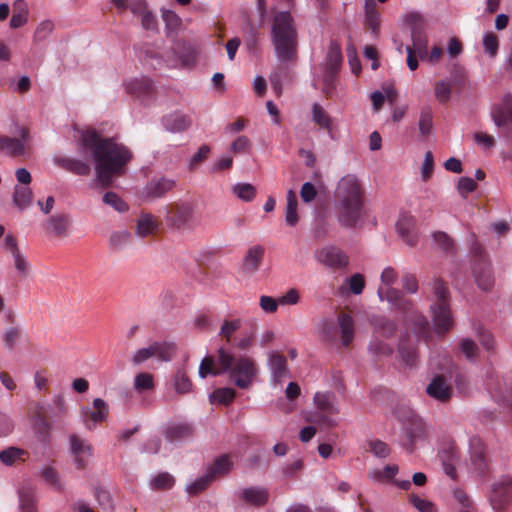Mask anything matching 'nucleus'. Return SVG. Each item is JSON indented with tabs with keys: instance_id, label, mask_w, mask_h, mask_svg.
<instances>
[{
	"instance_id": "f257e3e1",
	"label": "nucleus",
	"mask_w": 512,
	"mask_h": 512,
	"mask_svg": "<svg viewBox=\"0 0 512 512\" xmlns=\"http://www.w3.org/2000/svg\"><path fill=\"white\" fill-rule=\"evenodd\" d=\"M78 145L91 152L96 180L103 188L111 186L114 178L124 175L133 158L128 147L114 138L101 137L94 129L82 133Z\"/></svg>"
},
{
	"instance_id": "f03ea898",
	"label": "nucleus",
	"mask_w": 512,
	"mask_h": 512,
	"mask_svg": "<svg viewBox=\"0 0 512 512\" xmlns=\"http://www.w3.org/2000/svg\"><path fill=\"white\" fill-rule=\"evenodd\" d=\"M337 220L345 228L361 226L365 216L364 191L354 175L340 179L335 190Z\"/></svg>"
},
{
	"instance_id": "7ed1b4c3",
	"label": "nucleus",
	"mask_w": 512,
	"mask_h": 512,
	"mask_svg": "<svg viewBox=\"0 0 512 512\" xmlns=\"http://www.w3.org/2000/svg\"><path fill=\"white\" fill-rule=\"evenodd\" d=\"M271 41L280 62H291L297 57L298 32L289 11L276 13L271 25Z\"/></svg>"
},
{
	"instance_id": "20e7f679",
	"label": "nucleus",
	"mask_w": 512,
	"mask_h": 512,
	"mask_svg": "<svg viewBox=\"0 0 512 512\" xmlns=\"http://www.w3.org/2000/svg\"><path fill=\"white\" fill-rule=\"evenodd\" d=\"M433 292L437 298V302L431 306L434 331L438 335H443L453 325V316L448 301L449 291L441 279H434Z\"/></svg>"
},
{
	"instance_id": "39448f33",
	"label": "nucleus",
	"mask_w": 512,
	"mask_h": 512,
	"mask_svg": "<svg viewBox=\"0 0 512 512\" xmlns=\"http://www.w3.org/2000/svg\"><path fill=\"white\" fill-rule=\"evenodd\" d=\"M342 61L340 47L335 42H331L322 64V92L326 98H332L336 93Z\"/></svg>"
},
{
	"instance_id": "423d86ee",
	"label": "nucleus",
	"mask_w": 512,
	"mask_h": 512,
	"mask_svg": "<svg viewBox=\"0 0 512 512\" xmlns=\"http://www.w3.org/2000/svg\"><path fill=\"white\" fill-rule=\"evenodd\" d=\"M471 266L475 282L484 291L490 290L494 285V276L490 262L483 247L474 241L471 244Z\"/></svg>"
},
{
	"instance_id": "0eeeda50",
	"label": "nucleus",
	"mask_w": 512,
	"mask_h": 512,
	"mask_svg": "<svg viewBox=\"0 0 512 512\" xmlns=\"http://www.w3.org/2000/svg\"><path fill=\"white\" fill-rule=\"evenodd\" d=\"M381 282L388 286L387 288H379L378 296L381 301H387L396 309L403 312L412 311L413 304L410 300L406 299L402 292L398 289L390 287L398 278V273L393 267H386L381 273Z\"/></svg>"
},
{
	"instance_id": "6e6552de",
	"label": "nucleus",
	"mask_w": 512,
	"mask_h": 512,
	"mask_svg": "<svg viewBox=\"0 0 512 512\" xmlns=\"http://www.w3.org/2000/svg\"><path fill=\"white\" fill-rule=\"evenodd\" d=\"M233 383L240 389L248 388L256 377L257 368L254 360L248 356L234 357V362L228 370Z\"/></svg>"
},
{
	"instance_id": "1a4fd4ad",
	"label": "nucleus",
	"mask_w": 512,
	"mask_h": 512,
	"mask_svg": "<svg viewBox=\"0 0 512 512\" xmlns=\"http://www.w3.org/2000/svg\"><path fill=\"white\" fill-rule=\"evenodd\" d=\"M488 499L494 511H505L512 501V477L503 475L493 482Z\"/></svg>"
},
{
	"instance_id": "9d476101",
	"label": "nucleus",
	"mask_w": 512,
	"mask_h": 512,
	"mask_svg": "<svg viewBox=\"0 0 512 512\" xmlns=\"http://www.w3.org/2000/svg\"><path fill=\"white\" fill-rule=\"evenodd\" d=\"M234 362V353L230 349L220 347L218 349L217 363L218 368L214 367V359L211 356H206L200 363L198 375L204 379L208 375L219 376L228 372L231 364Z\"/></svg>"
},
{
	"instance_id": "9b49d317",
	"label": "nucleus",
	"mask_w": 512,
	"mask_h": 512,
	"mask_svg": "<svg viewBox=\"0 0 512 512\" xmlns=\"http://www.w3.org/2000/svg\"><path fill=\"white\" fill-rule=\"evenodd\" d=\"M127 94L138 99L142 104H150L155 97L153 81L145 76L135 77L123 83Z\"/></svg>"
},
{
	"instance_id": "f8f14e48",
	"label": "nucleus",
	"mask_w": 512,
	"mask_h": 512,
	"mask_svg": "<svg viewBox=\"0 0 512 512\" xmlns=\"http://www.w3.org/2000/svg\"><path fill=\"white\" fill-rule=\"evenodd\" d=\"M18 137L0 136V153L9 157H19L26 153L30 141V132L26 127H19Z\"/></svg>"
},
{
	"instance_id": "ddd939ff",
	"label": "nucleus",
	"mask_w": 512,
	"mask_h": 512,
	"mask_svg": "<svg viewBox=\"0 0 512 512\" xmlns=\"http://www.w3.org/2000/svg\"><path fill=\"white\" fill-rule=\"evenodd\" d=\"M315 259L324 266L334 269H345L349 264L348 255L340 248L328 245L315 251Z\"/></svg>"
},
{
	"instance_id": "4468645a",
	"label": "nucleus",
	"mask_w": 512,
	"mask_h": 512,
	"mask_svg": "<svg viewBox=\"0 0 512 512\" xmlns=\"http://www.w3.org/2000/svg\"><path fill=\"white\" fill-rule=\"evenodd\" d=\"M194 210L188 203L177 204L167 210L166 223L170 228L182 229L193 220Z\"/></svg>"
},
{
	"instance_id": "2eb2a0df",
	"label": "nucleus",
	"mask_w": 512,
	"mask_h": 512,
	"mask_svg": "<svg viewBox=\"0 0 512 512\" xmlns=\"http://www.w3.org/2000/svg\"><path fill=\"white\" fill-rule=\"evenodd\" d=\"M175 186L176 181L172 178H153L143 187L141 196L146 200L158 199L172 191Z\"/></svg>"
},
{
	"instance_id": "dca6fc26",
	"label": "nucleus",
	"mask_w": 512,
	"mask_h": 512,
	"mask_svg": "<svg viewBox=\"0 0 512 512\" xmlns=\"http://www.w3.org/2000/svg\"><path fill=\"white\" fill-rule=\"evenodd\" d=\"M70 452L74 457V464L78 469H84L92 456V447L84 439L72 434L69 437Z\"/></svg>"
},
{
	"instance_id": "f3484780",
	"label": "nucleus",
	"mask_w": 512,
	"mask_h": 512,
	"mask_svg": "<svg viewBox=\"0 0 512 512\" xmlns=\"http://www.w3.org/2000/svg\"><path fill=\"white\" fill-rule=\"evenodd\" d=\"M415 225L416 219L407 212L402 213L396 222V230L399 236L409 246H415L417 243Z\"/></svg>"
},
{
	"instance_id": "a211bd4d",
	"label": "nucleus",
	"mask_w": 512,
	"mask_h": 512,
	"mask_svg": "<svg viewBox=\"0 0 512 512\" xmlns=\"http://www.w3.org/2000/svg\"><path fill=\"white\" fill-rule=\"evenodd\" d=\"M470 458L475 469L483 474L488 469L486 447L479 437H471L469 441Z\"/></svg>"
},
{
	"instance_id": "6ab92c4d",
	"label": "nucleus",
	"mask_w": 512,
	"mask_h": 512,
	"mask_svg": "<svg viewBox=\"0 0 512 512\" xmlns=\"http://www.w3.org/2000/svg\"><path fill=\"white\" fill-rule=\"evenodd\" d=\"M491 116L497 127L512 126V95L507 94L502 102L492 108Z\"/></svg>"
},
{
	"instance_id": "aec40b11",
	"label": "nucleus",
	"mask_w": 512,
	"mask_h": 512,
	"mask_svg": "<svg viewBox=\"0 0 512 512\" xmlns=\"http://www.w3.org/2000/svg\"><path fill=\"white\" fill-rule=\"evenodd\" d=\"M172 52L177 57L183 67H190L196 63L198 56V48L195 44L185 40H178L173 48Z\"/></svg>"
},
{
	"instance_id": "412c9836",
	"label": "nucleus",
	"mask_w": 512,
	"mask_h": 512,
	"mask_svg": "<svg viewBox=\"0 0 512 512\" xmlns=\"http://www.w3.org/2000/svg\"><path fill=\"white\" fill-rule=\"evenodd\" d=\"M426 393L439 402H447L452 397V388L441 375L432 378L426 387Z\"/></svg>"
},
{
	"instance_id": "4be33fe9",
	"label": "nucleus",
	"mask_w": 512,
	"mask_h": 512,
	"mask_svg": "<svg viewBox=\"0 0 512 512\" xmlns=\"http://www.w3.org/2000/svg\"><path fill=\"white\" fill-rule=\"evenodd\" d=\"M191 124V118L181 111H174L162 118V125L165 130L172 133L183 132L190 128Z\"/></svg>"
},
{
	"instance_id": "5701e85b",
	"label": "nucleus",
	"mask_w": 512,
	"mask_h": 512,
	"mask_svg": "<svg viewBox=\"0 0 512 512\" xmlns=\"http://www.w3.org/2000/svg\"><path fill=\"white\" fill-rule=\"evenodd\" d=\"M54 163L58 167L79 176H88L91 172L90 165L80 159L70 158L66 156H57Z\"/></svg>"
},
{
	"instance_id": "b1692460",
	"label": "nucleus",
	"mask_w": 512,
	"mask_h": 512,
	"mask_svg": "<svg viewBox=\"0 0 512 512\" xmlns=\"http://www.w3.org/2000/svg\"><path fill=\"white\" fill-rule=\"evenodd\" d=\"M269 491L262 486H251L244 488L240 493V498L248 505L262 507L269 500Z\"/></svg>"
},
{
	"instance_id": "393cba45",
	"label": "nucleus",
	"mask_w": 512,
	"mask_h": 512,
	"mask_svg": "<svg viewBox=\"0 0 512 512\" xmlns=\"http://www.w3.org/2000/svg\"><path fill=\"white\" fill-rule=\"evenodd\" d=\"M268 367L271 372V381L274 383H281L282 379L289 373L286 358L276 351L269 353Z\"/></svg>"
},
{
	"instance_id": "a878e982",
	"label": "nucleus",
	"mask_w": 512,
	"mask_h": 512,
	"mask_svg": "<svg viewBox=\"0 0 512 512\" xmlns=\"http://www.w3.org/2000/svg\"><path fill=\"white\" fill-rule=\"evenodd\" d=\"M265 249L261 245L250 247L242 261V271L246 274H254L263 260Z\"/></svg>"
},
{
	"instance_id": "bb28decb",
	"label": "nucleus",
	"mask_w": 512,
	"mask_h": 512,
	"mask_svg": "<svg viewBox=\"0 0 512 512\" xmlns=\"http://www.w3.org/2000/svg\"><path fill=\"white\" fill-rule=\"evenodd\" d=\"M70 226V218L65 214H58L51 216L45 224L47 233L57 237L67 236V231Z\"/></svg>"
},
{
	"instance_id": "cd10ccee",
	"label": "nucleus",
	"mask_w": 512,
	"mask_h": 512,
	"mask_svg": "<svg viewBox=\"0 0 512 512\" xmlns=\"http://www.w3.org/2000/svg\"><path fill=\"white\" fill-rule=\"evenodd\" d=\"M19 509L21 512H38L35 489L24 486L18 490Z\"/></svg>"
},
{
	"instance_id": "c85d7f7f",
	"label": "nucleus",
	"mask_w": 512,
	"mask_h": 512,
	"mask_svg": "<svg viewBox=\"0 0 512 512\" xmlns=\"http://www.w3.org/2000/svg\"><path fill=\"white\" fill-rule=\"evenodd\" d=\"M398 353L402 362L407 367H415L417 364V352L414 346L411 345L408 335L401 337L398 344Z\"/></svg>"
},
{
	"instance_id": "c756f323",
	"label": "nucleus",
	"mask_w": 512,
	"mask_h": 512,
	"mask_svg": "<svg viewBox=\"0 0 512 512\" xmlns=\"http://www.w3.org/2000/svg\"><path fill=\"white\" fill-rule=\"evenodd\" d=\"M313 179L315 183L305 182L300 189V197L304 203L313 202L318 195V189L323 186L322 177L319 172L313 174Z\"/></svg>"
},
{
	"instance_id": "7c9ffc66",
	"label": "nucleus",
	"mask_w": 512,
	"mask_h": 512,
	"mask_svg": "<svg viewBox=\"0 0 512 512\" xmlns=\"http://www.w3.org/2000/svg\"><path fill=\"white\" fill-rule=\"evenodd\" d=\"M193 433V428L187 423H174L165 431V437L170 442H177L189 438Z\"/></svg>"
},
{
	"instance_id": "2f4dec72",
	"label": "nucleus",
	"mask_w": 512,
	"mask_h": 512,
	"mask_svg": "<svg viewBox=\"0 0 512 512\" xmlns=\"http://www.w3.org/2000/svg\"><path fill=\"white\" fill-rule=\"evenodd\" d=\"M333 394L316 392L314 395V403L316 407L323 413L335 415L339 413V408L333 402Z\"/></svg>"
},
{
	"instance_id": "473e14b6",
	"label": "nucleus",
	"mask_w": 512,
	"mask_h": 512,
	"mask_svg": "<svg viewBox=\"0 0 512 512\" xmlns=\"http://www.w3.org/2000/svg\"><path fill=\"white\" fill-rule=\"evenodd\" d=\"M232 462L228 455H222L215 459L214 463L208 467L207 474L212 480L228 474L232 469Z\"/></svg>"
},
{
	"instance_id": "72a5a7b5",
	"label": "nucleus",
	"mask_w": 512,
	"mask_h": 512,
	"mask_svg": "<svg viewBox=\"0 0 512 512\" xmlns=\"http://www.w3.org/2000/svg\"><path fill=\"white\" fill-rule=\"evenodd\" d=\"M433 112L429 105H425L420 110L418 129L423 138H427L433 131Z\"/></svg>"
},
{
	"instance_id": "f704fd0d",
	"label": "nucleus",
	"mask_w": 512,
	"mask_h": 512,
	"mask_svg": "<svg viewBox=\"0 0 512 512\" xmlns=\"http://www.w3.org/2000/svg\"><path fill=\"white\" fill-rule=\"evenodd\" d=\"M338 323L341 330V339L345 347L349 346L354 338V321L349 314H340Z\"/></svg>"
},
{
	"instance_id": "c9c22d12",
	"label": "nucleus",
	"mask_w": 512,
	"mask_h": 512,
	"mask_svg": "<svg viewBox=\"0 0 512 512\" xmlns=\"http://www.w3.org/2000/svg\"><path fill=\"white\" fill-rule=\"evenodd\" d=\"M153 349V357L156 356L161 361H170L176 354L177 348L174 343L171 342H158L155 341L151 344Z\"/></svg>"
},
{
	"instance_id": "e433bc0d",
	"label": "nucleus",
	"mask_w": 512,
	"mask_h": 512,
	"mask_svg": "<svg viewBox=\"0 0 512 512\" xmlns=\"http://www.w3.org/2000/svg\"><path fill=\"white\" fill-rule=\"evenodd\" d=\"M311 113L312 121L330 133L332 130V118L318 102L313 103Z\"/></svg>"
},
{
	"instance_id": "4c0bfd02",
	"label": "nucleus",
	"mask_w": 512,
	"mask_h": 512,
	"mask_svg": "<svg viewBox=\"0 0 512 512\" xmlns=\"http://www.w3.org/2000/svg\"><path fill=\"white\" fill-rule=\"evenodd\" d=\"M286 200L285 222L287 225L294 227L297 224L299 217L297 213L298 201L293 190H288Z\"/></svg>"
},
{
	"instance_id": "58836bf2",
	"label": "nucleus",
	"mask_w": 512,
	"mask_h": 512,
	"mask_svg": "<svg viewBox=\"0 0 512 512\" xmlns=\"http://www.w3.org/2000/svg\"><path fill=\"white\" fill-rule=\"evenodd\" d=\"M412 314L413 332L418 338H422L427 341L430 337V324L428 319L417 311H412Z\"/></svg>"
},
{
	"instance_id": "ea45409f",
	"label": "nucleus",
	"mask_w": 512,
	"mask_h": 512,
	"mask_svg": "<svg viewBox=\"0 0 512 512\" xmlns=\"http://www.w3.org/2000/svg\"><path fill=\"white\" fill-rule=\"evenodd\" d=\"M157 228V223L151 214L143 213L137 220L136 235L139 237H146L152 234Z\"/></svg>"
},
{
	"instance_id": "a19ab883",
	"label": "nucleus",
	"mask_w": 512,
	"mask_h": 512,
	"mask_svg": "<svg viewBox=\"0 0 512 512\" xmlns=\"http://www.w3.org/2000/svg\"><path fill=\"white\" fill-rule=\"evenodd\" d=\"M32 200V191L27 186L16 185L14 188L13 202L20 209L23 210L28 207Z\"/></svg>"
},
{
	"instance_id": "79ce46f5",
	"label": "nucleus",
	"mask_w": 512,
	"mask_h": 512,
	"mask_svg": "<svg viewBox=\"0 0 512 512\" xmlns=\"http://www.w3.org/2000/svg\"><path fill=\"white\" fill-rule=\"evenodd\" d=\"M162 19L167 36L175 34L181 26V18L172 10H162Z\"/></svg>"
},
{
	"instance_id": "37998d69",
	"label": "nucleus",
	"mask_w": 512,
	"mask_h": 512,
	"mask_svg": "<svg viewBox=\"0 0 512 512\" xmlns=\"http://www.w3.org/2000/svg\"><path fill=\"white\" fill-rule=\"evenodd\" d=\"M93 407L95 410L89 413V417L95 426L107 418L109 409L107 403L101 398L93 400Z\"/></svg>"
},
{
	"instance_id": "c03bdc74",
	"label": "nucleus",
	"mask_w": 512,
	"mask_h": 512,
	"mask_svg": "<svg viewBox=\"0 0 512 512\" xmlns=\"http://www.w3.org/2000/svg\"><path fill=\"white\" fill-rule=\"evenodd\" d=\"M40 475H41V478L43 479V481L46 484L52 486L55 490H57V491L63 490V485L60 481L59 473L57 472V470L54 467H52V466L43 467L40 470Z\"/></svg>"
},
{
	"instance_id": "a18cd8bd",
	"label": "nucleus",
	"mask_w": 512,
	"mask_h": 512,
	"mask_svg": "<svg viewBox=\"0 0 512 512\" xmlns=\"http://www.w3.org/2000/svg\"><path fill=\"white\" fill-rule=\"evenodd\" d=\"M399 468L396 464L386 465L382 470L375 469L370 471V478L374 481H391L397 475Z\"/></svg>"
},
{
	"instance_id": "49530a36",
	"label": "nucleus",
	"mask_w": 512,
	"mask_h": 512,
	"mask_svg": "<svg viewBox=\"0 0 512 512\" xmlns=\"http://www.w3.org/2000/svg\"><path fill=\"white\" fill-rule=\"evenodd\" d=\"M175 483L174 477L168 472H161L150 480V487L153 490H168Z\"/></svg>"
},
{
	"instance_id": "de8ad7c7",
	"label": "nucleus",
	"mask_w": 512,
	"mask_h": 512,
	"mask_svg": "<svg viewBox=\"0 0 512 512\" xmlns=\"http://www.w3.org/2000/svg\"><path fill=\"white\" fill-rule=\"evenodd\" d=\"M374 327L377 334L384 338L392 337L396 331V324L385 317L376 318Z\"/></svg>"
},
{
	"instance_id": "09e8293b",
	"label": "nucleus",
	"mask_w": 512,
	"mask_h": 512,
	"mask_svg": "<svg viewBox=\"0 0 512 512\" xmlns=\"http://www.w3.org/2000/svg\"><path fill=\"white\" fill-rule=\"evenodd\" d=\"M26 454L24 449L11 446L0 452V460L4 465L11 466Z\"/></svg>"
},
{
	"instance_id": "8fccbe9b",
	"label": "nucleus",
	"mask_w": 512,
	"mask_h": 512,
	"mask_svg": "<svg viewBox=\"0 0 512 512\" xmlns=\"http://www.w3.org/2000/svg\"><path fill=\"white\" fill-rule=\"evenodd\" d=\"M103 202L120 213L126 212L129 209L128 204L113 191H108L103 195Z\"/></svg>"
},
{
	"instance_id": "3c124183",
	"label": "nucleus",
	"mask_w": 512,
	"mask_h": 512,
	"mask_svg": "<svg viewBox=\"0 0 512 512\" xmlns=\"http://www.w3.org/2000/svg\"><path fill=\"white\" fill-rule=\"evenodd\" d=\"M233 193L245 202L252 201L256 196V189L250 183H237L233 186Z\"/></svg>"
},
{
	"instance_id": "603ef678",
	"label": "nucleus",
	"mask_w": 512,
	"mask_h": 512,
	"mask_svg": "<svg viewBox=\"0 0 512 512\" xmlns=\"http://www.w3.org/2000/svg\"><path fill=\"white\" fill-rule=\"evenodd\" d=\"M132 238V234L128 230L115 231L110 235L109 244L114 250L124 248Z\"/></svg>"
},
{
	"instance_id": "864d4df0",
	"label": "nucleus",
	"mask_w": 512,
	"mask_h": 512,
	"mask_svg": "<svg viewBox=\"0 0 512 512\" xmlns=\"http://www.w3.org/2000/svg\"><path fill=\"white\" fill-rule=\"evenodd\" d=\"M212 478L207 474V472L193 480L190 484L186 486V491L190 495H197L204 491L209 484L212 482Z\"/></svg>"
},
{
	"instance_id": "5fc2aeb1",
	"label": "nucleus",
	"mask_w": 512,
	"mask_h": 512,
	"mask_svg": "<svg viewBox=\"0 0 512 512\" xmlns=\"http://www.w3.org/2000/svg\"><path fill=\"white\" fill-rule=\"evenodd\" d=\"M369 451L377 458L385 459L390 453L389 445L379 439L368 440Z\"/></svg>"
},
{
	"instance_id": "6e6d98bb",
	"label": "nucleus",
	"mask_w": 512,
	"mask_h": 512,
	"mask_svg": "<svg viewBox=\"0 0 512 512\" xmlns=\"http://www.w3.org/2000/svg\"><path fill=\"white\" fill-rule=\"evenodd\" d=\"M134 388L139 392L152 390L154 388L153 375L147 372L136 374L134 378Z\"/></svg>"
},
{
	"instance_id": "4d7b16f0",
	"label": "nucleus",
	"mask_w": 512,
	"mask_h": 512,
	"mask_svg": "<svg viewBox=\"0 0 512 512\" xmlns=\"http://www.w3.org/2000/svg\"><path fill=\"white\" fill-rule=\"evenodd\" d=\"M242 320L240 318L225 320L220 328L219 335L223 336L229 343L232 335L241 328Z\"/></svg>"
},
{
	"instance_id": "13d9d810",
	"label": "nucleus",
	"mask_w": 512,
	"mask_h": 512,
	"mask_svg": "<svg viewBox=\"0 0 512 512\" xmlns=\"http://www.w3.org/2000/svg\"><path fill=\"white\" fill-rule=\"evenodd\" d=\"M49 410H53L52 414L47 412V418H62L67 415V406L62 395H57L53 398L52 407Z\"/></svg>"
},
{
	"instance_id": "bf43d9fd",
	"label": "nucleus",
	"mask_w": 512,
	"mask_h": 512,
	"mask_svg": "<svg viewBox=\"0 0 512 512\" xmlns=\"http://www.w3.org/2000/svg\"><path fill=\"white\" fill-rule=\"evenodd\" d=\"M459 348L469 361H474L476 359L478 346L473 340L469 338L462 339L460 341Z\"/></svg>"
},
{
	"instance_id": "052dcab7",
	"label": "nucleus",
	"mask_w": 512,
	"mask_h": 512,
	"mask_svg": "<svg viewBox=\"0 0 512 512\" xmlns=\"http://www.w3.org/2000/svg\"><path fill=\"white\" fill-rule=\"evenodd\" d=\"M192 383L188 376L181 371H178L174 377V388L177 393L184 394L191 390Z\"/></svg>"
},
{
	"instance_id": "680f3d73",
	"label": "nucleus",
	"mask_w": 512,
	"mask_h": 512,
	"mask_svg": "<svg viewBox=\"0 0 512 512\" xmlns=\"http://www.w3.org/2000/svg\"><path fill=\"white\" fill-rule=\"evenodd\" d=\"M451 93H452L451 86L447 82L442 80V81H438L435 84L434 94H435L436 99L440 103L448 102L451 97Z\"/></svg>"
},
{
	"instance_id": "e2e57ef3",
	"label": "nucleus",
	"mask_w": 512,
	"mask_h": 512,
	"mask_svg": "<svg viewBox=\"0 0 512 512\" xmlns=\"http://www.w3.org/2000/svg\"><path fill=\"white\" fill-rule=\"evenodd\" d=\"M369 350L376 356H391L393 354V348L389 344L378 339L370 342Z\"/></svg>"
},
{
	"instance_id": "0e129e2a",
	"label": "nucleus",
	"mask_w": 512,
	"mask_h": 512,
	"mask_svg": "<svg viewBox=\"0 0 512 512\" xmlns=\"http://www.w3.org/2000/svg\"><path fill=\"white\" fill-rule=\"evenodd\" d=\"M483 46L485 52H487L491 57L496 56L499 48L497 36L492 32H486L483 35Z\"/></svg>"
},
{
	"instance_id": "69168bd1",
	"label": "nucleus",
	"mask_w": 512,
	"mask_h": 512,
	"mask_svg": "<svg viewBox=\"0 0 512 512\" xmlns=\"http://www.w3.org/2000/svg\"><path fill=\"white\" fill-rule=\"evenodd\" d=\"M410 503L419 511V512H435V505L426 499L420 498L416 494H411L409 496Z\"/></svg>"
},
{
	"instance_id": "338daca9",
	"label": "nucleus",
	"mask_w": 512,
	"mask_h": 512,
	"mask_svg": "<svg viewBox=\"0 0 512 512\" xmlns=\"http://www.w3.org/2000/svg\"><path fill=\"white\" fill-rule=\"evenodd\" d=\"M434 241L440 246V248L445 252H452L454 250V242L448 236L447 233L438 231L433 233Z\"/></svg>"
},
{
	"instance_id": "774afa93",
	"label": "nucleus",
	"mask_w": 512,
	"mask_h": 512,
	"mask_svg": "<svg viewBox=\"0 0 512 512\" xmlns=\"http://www.w3.org/2000/svg\"><path fill=\"white\" fill-rule=\"evenodd\" d=\"M477 188V183L470 177H461L457 183V190L459 194L466 198L469 193Z\"/></svg>"
}]
</instances>
